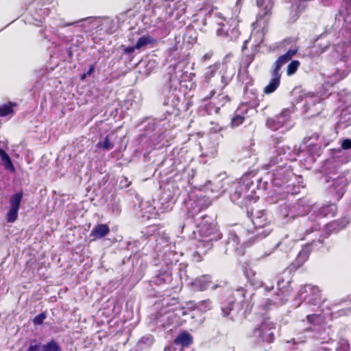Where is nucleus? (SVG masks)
I'll list each match as a JSON object with an SVG mask.
<instances>
[{
	"mask_svg": "<svg viewBox=\"0 0 351 351\" xmlns=\"http://www.w3.org/2000/svg\"><path fill=\"white\" fill-rule=\"evenodd\" d=\"M351 18V0H343L341 6L335 16V25L339 27V23L345 21V18Z\"/></svg>",
	"mask_w": 351,
	"mask_h": 351,
	"instance_id": "nucleus-36",
	"label": "nucleus"
},
{
	"mask_svg": "<svg viewBox=\"0 0 351 351\" xmlns=\"http://www.w3.org/2000/svg\"><path fill=\"white\" fill-rule=\"evenodd\" d=\"M97 148L102 149L104 150H110L114 146V143L110 140L109 135H106L104 138H100L96 145Z\"/></svg>",
	"mask_w": 351,
	"mask_h": 351,
	"instance_id": "nucleus-56",
	"label": "nucleus"
},
{
	"mask_svg": "<svg viewBox=\"0 0 351 351\" xmlns=\"http://www.w3.org/2000/svg\"><path fill=\"white\" fill-rule=\"evenodd\" d=\"M276 324L269 319H264L252 331V337L254 341L271 343L275 339Z\"/></svg>",
	"mask_w": 351,
	"mask_h": 351,
	"instance_id": "nucleus-23",
	"label": "nucleus"
},
{
	"mask_svg": "<svg viewBox=\"0 0 351 351\" xmlns=\"http://www.w3.org/2000/svg\"><path fill=\"white\" fill-rule=\"evenodd\" d=\"M156 249L158 252V256H161V261L159 263L160 267L164 266L165 269H169L170 273L176 269L178 262V253L172 250L175 247L172 245L169 237H160L156 239Z\"/></svg>",
	"mask_w": 351,
	"mask_h": 351,
	"instance_id": "nucleus-14",
	"label": "nucleus"
},
{
	"mask_svg": "<svg viewBox=\"0 0 351 351\" xmlns=\"http://www.w3.org/2000/svg\"><path fill=\"white\" fill-rule=\"evenodd\" d=\"M171 302H169L167 300H163V305H165L167 310L165 308L160 309L155 315L153 322L158 327H161L166 330L172 326L173 328L178 326L184 322L186 319H182L181 317L189 315V312L184 306L179 308H171V306L176 305L178 303V298H171Z\"/></svg>",
	"mask_w": 351,
	"mask_h": 351,
	"instance_id": "nucleus-5",
	"label": "nucleus"
},
{
	"mask_svg": "<svg viewBox=\"0 0 351 351\" xmlns=\"http://www.w3.org/2000/svg\"><path fill=\"white\" fill-rule=\"evenodd\" d=\"M199 239L195 243L197 250L193 253V258L199 262L202 260V255L206 254L213 247V243L222 239L223 235L215 219L210 216L203 215L201 221L196 225Z\"/></svg>",
	"mask_w": 351,
	"mask_h": 351,
	"instance_id": "nucleus-4",
	"label": "nucleus"
},
{
	"mask_svg": "<svg viewBox=\"0 0 351 351\" xmlns=\"http://www.w3.org/2000/svg\"><path fill=\"white\" fill-rule=\"evenodd\" d=\"M304 333L298 334L295 337L287 341V343L292 344L295 349H299L300 346H303L306 343L307 338H311L309 335L312 333Z\"/></svg>",
	"mask_w": 351,
	"mask_h": 351,
	"instance_id": "nucleus-49",
	"label": "nucleus"
},
{
	"mask_svg": "<svg viewBox=\"0 0 351 351\" xmlns=\"http://www.w3.org/2000/svg\"><path fill=\"white\" fill-rule=\"evenodd\" d=\"M324 239L322 238V236H319V239H313L311 242H308L305 245L302 247L301 250L299 252L296 261L299 264H302L308 258L310 252L313 250H318L323 245Z\"/></svg>",
	"mask_w": 351,
	"mask_h": 351,
	"instance_id": "nucleus-30",
	"label": "nucleus"
},
{
	"mask_svg": "<svg viewBox=\"0 0 351 351\" xmlns=\"http://www.w3.org/2000/svg\"><path fill=\"white\" fill-rule=\"evenodd\" d=\"M321 146V145L314 143L313 141L307 143L306 150L302 152V153H306L308 155L305 161L308 165L313 164L315 161V157L320 155L322 151Z\"/></svg>",
	"mask_w": 351,
	"mask_h": 351,
	"instance_id": "nucleus-37",
	"label": "nucleus"
},
{
	"mask_svg": "<svg viewBox=\"0 0 351 351\" xmlns=\"http://www.w3.org/2000/svg\"><path fill=\"white\" fill-rule=\"evenodd\" d=\"M139 217L145 219L156 218L158 212L154 205V201L142 200L138 204Z\"/></svg>",
	"mask_w": 351,
	"mask_h": 351,
	"instance_id": "nucleus-31",
	"label": "nucleus"
},
{
	"mask_svg": "<svg viewBox=\"0 0 351 351\" xmlns=\"http://www.w3.org/2000/svg\"><path fill=\"white\" fill-rule=\"evenodd\" d=\"M293 112V107L285 108L279 114L268 118L266 121V125L269 129L274 131L283 128L288 129L291 125V114Z\"/></svg>",
	"mask_w": 351,
	"mask_h": 351,
	"instance_id": "nucleus-26",
	"label": "nucleus"
},
{
	"mask_svg": "<svg viewBox=\"0 0 351 351\" xmlns=\"http://www.w3.org/2000/svg\"><path fill=\"white\" fill-rule=\"evenodd\" d=\"M295 154L289 146L276 145V155L273 156L265 165L267 169L276 166L272 173H268L264 177L252 172L245 173L240 181L235 184L234 192L230 193L231 201L240 207L247 206L251 202H256L261 193L268 188L269 182L276 187H282L290 182L295 174L289 161L295 160Z\"/></svg>",
	"mask_w": 351,
	"mask_h": 351,
	"instance_id": "nucleus-1",
	"label": "nucleus"
},
{
	"mask_svg": "<svg viewBox=\"0 0 351 351\" xmlns=\"http://www.w3.org/2000/svg\"><path fill=\"white\" fill-rule=\"evenodd\" d=\"M23 197V192L22 191L14 193L10 197L9 208L5 215V219L8 223H14L18 219L19 210Z\"/></svg>",
	"mask_w": 351,
	"mask_h": 351,
	"instance_id": "nucleus-27",
	"label": "nucleus"
},
{
	"mask_svg": "<svg viewBox=\"0 0 351 351\" xmlns=\"http://www.w3.org/2000/svg\"><path fill=\"white\" fill-rule=\"evenodd\" d=\"M149 286L154 291L155 296H162L169 295L177 285L173 282L172 273H170L169 269L160 266L156 275L149 280Z\"/></svg>",
	"mask_w": 351,
	"mask_h": 351,
	"instance_id": "nucleus-15",
	"label": "nucleus"
},
{
	"mask_svg": "<svg viewBox=\"0 0 351 351\" xmlns=\"http://www.w3.org/2000/svg\"><path fill=\"white\" fill-rule=\"evenodd\" d=\"M307 322L311 326L303 329L306 333H312L309 337L320 340H324L323 337L324 328L321 325L324 322V317L321 313H312L306 315Z\"/></svg>",
	"mask_w": 351,
	"mask_h": 351,
	"instance_id": "nucleus-25",
	"label": "nucleus"
},
{
	"mask_svg": "<svg viewBox=\"0 0 351 351\" xmlns=\"http://www.w3.org/2000/svg\"><path fill=\"white\" fill-rule=\"evenodd\" d=\"M76 23V25H75V28L73 29V36L75 34H77L80 32H86L90 33L95 29L102 30L103 28L101 26L105 24H111L114 23V21L106 17V18H101L96 16H89L84 19H81L77 21H75Z\"/></svg>",
	"mask_w": 351,
	"mask_h": 351,
	"instance_id": "nucleus-22",
	"label": "nucleus"
},
{
	"mask_svg": "<svg viewBox=\"0 0 351 351\" xmlns=\"http://www.w3.org/2000/svg\"><path fill=\"white\" fill-rule=\"evenodd\" d=\"M210 275H203L196 278L193 282H191V285L196 291H204L208 288H214L215 285H213Z\"/></svg>",
	"mask_w": 351,
	"mask_h": 351,
	"instance_id": "nucleus-35",
	"label": "nucleus"
},
{
	"mask_svg": "<svg viewBox=\"0 0 351 351\" xmlns=\"http://www.w3.org/2000/svg\"><path fill=\"white\" fill-rule=\"evenodd\" d=\"M119 49L121 50L120 60L125 64L130 63L136 56L135 51L136 49L134 45L125 46L124 45H121L119 47Z\"/></svg>",
	"mask_w": 351,
	"mask_h": 351,
	"instance_id": "nucleus-40",
	"label": "nucleus"
},
{
	"mask_svg": "<svg viewBox=\"0 0 351 351\" xmlns=\"http://www.w3.org/2000/svg\"><path fill=\"white\" fill-rule=\"evenodd\" d=\"M252 85H247L244 86V94L250 100L254 101L258 97V90L254 88H250Z\"/></svg>",
	"mask_w": 351,
	"mask_h": 351,
	"instance_id": "nucleus-61",
	"label": "nucleus"
},
{
	"mask_svg": "<svg viewBox=\"0 0 351 351\" xmlns=\"http://www.w3.org/2000/svg\"><path fill=\"white\" fill-rule=\"evenodd\" d=\"M147 240L148 237L143 234L141 239L129 241L127 245L128 250H131L134 254H137L141 249L144 248V246L147 243Z\"/></svg>",
	"mask_w": 351,
	"mask_h": 351,
	"instance_id": "nucleus-44",
	"label": "nucleus"
},
{
	"mask_svg": "<svg viewBox=\"0 0 351 351\" xmlns=\"http://www.w3.org/2000/svg\"><path fill=\"white\" fill-rule=\"evenodd\" d=\"M197 32L193 30H188L183 36L184 42L193 45L197 41Z\"/></svg>",
	"mask_w": 351,
	"mask_h": 351,
	"instance_id": "nucleus-62",
	"label": "nucleus"
},
{
	"mask_svg": "<svg viewBox=\"0 0 351 351\" xmlns=\"http://www.w3.org/2000/svg\"><path fill=\"white\" fill-rule=\"evenodd\" d=\"M337 210L335 204H325L322 206L314 205L311 210V215L300 220L299 231L305 235L319 231L322 227L320 219L328 216L333 217Z\"/></svg>",
	"mask_w": 351,
	"mask_h": 351,
	"instance_id": "nucleus-8",
	"label": "nucleus"
},
{
	"mask_svg": "<svg viewBox=\"0 0 351 351\" xmlns=\"http://www.w3.org/2000/svg\"><path fill=\"white\" fill-rule=\"evenodd\" d=\"M280 84L279 80L271 78L269 84L263 89L264 93L267 95L273 93L278 88Z\"/></svg>",
	"mask_w": 351,
	"mask_h": 351,
	"instance_id": "nucleus-57",
	"label": "nucleus"
},
{
	"mask_svg": "<svg viewBox=\"0 0 351 351\" xmlns=\"http://www.w3.org/2000/svg\"><path fill=\"white\" fill-rule=\"evenodd\" d=\"M195 173V170L188 165L183 156L180 155L179 149L175 148L158 165L154 176L160 178V183L167 182V178H174L178 174L182 178L196 182Z\"/></svg>",
	"mask_w": 351,
	"mask_h": 351,
	"instance_id": "nucleus-3",
	"label": "nucleus"
},
{
	"mask_svg": "<svg viewBox=\"0 0 351 351\" xmlns=\"http://www.w3.org/2000/svg\"><path fill=\"white\" fill-rule=\"evenodd\" d=\"M202 208L203 206L200 199L191 201L187 210L188 217L195 219L197 215L202 211Z\"/></svg>",
	"mask_w": 351,
	"mask_h": 351,
	"instance_id": "nucleus-48",
	"label": "nucleus"
},
{
	"mask_svg": "<svg viewBox=\"0 0 351 351\" xmlns=\"http://www.w3.org/2000/svg\"><path fill=\"white\" fill-rule=\"evenodd\" d=\"M241 227L236 226L235 229H232L228 231L227 236L223 243L226 245L225 253H227L228 250L237 251L242 245L241 244Z\"/></svg>",
	"mask_w": 351,
	"mask_h": 351,
	"instance_id": "nucleus-28",
	"label": "nucleus"
},
{
	"mask_svg": "<svg viewBox=\"0 0 351 351\" xmlns=\"http://www.w3.org/2000/svg\"><path fill=\"white\" fill-rule=\"evenodd\" d=\"M306 103L304 104V112L308 118L319 115L323 110V104L318 95L307 97Z\"/></svg>",
	"mask_w": 351,
	"mask_h": 351,
	"instance_id": "nucleus-29",
	"label": "nucleus"
},
{
	"mask_svg": "<svg viewBox=\"0 0 351 351\" xmlns=\"http://www.w3.org/2000/svg\"><path fill=\"white\" fill-rule=\"evenodd\" d=\"M162 95L163 97L162 111L164 112V117L161 119H164V122L169 128L175 125L174 123L171 125V123L173 122L180 114V110L178 108L180 101L179 96L177 93L164 86Z\"/></svg>",
	"mask_w": 351,
	"mask_h": 351,
	"instance_id": "nucleus-16",
	"label": "nucleus"
},
{
	"mask_svg": "<svg viewBox=\"0 0 351 351\" xmlns=\"http://www.w3.org/2000/svg\"><path fill=\"white\" fill-rule=\"evenodd\" d=\"M197 230H196V225L193 223H184L181 226V233L182 234V237L189 240H195V243H197V240L199 239L197 237Z\"/></svg>",
	"mask_w": 351,
	"mask_h": 351,
	"instance_id": "nucleus-39",
	"label": "nucleus"
},
{
	"mask_svg": "<svg viewBox=\"0 0 351 351\" xmlns=\"http://www.w3.org/2000/svg\"><path fill=\"white\" fill-rule=\"evenodd\" d=\"M161 192L158 199V208L162 213L167 212L172 209L176 203L177 197L188 187L197 189L199 191L208 189L210 181L207 180L204 185L199 184L197 182H191L190 180L182 178L178 174L174 178H167V182L160 183Z\"/></svg>",
	"mask_w": 351,
	"mask_h": 351,
	"instance_id": "nucleus-2",
	"label": "nucleus"
},
{
	"mask_svg": "<svg viewBox=\"0 0 351 351\" xmlns=\"http://www.w3.org/2000/svg\"><path fill=\"white\" fill-rule=\"evenodd\" d=\"M141 125L145 132L142 136H148L154 149L169 146L167 141L164 139V134L169 128L164 122V119L145 118Z\"/></svg>",
	"mask_w": 351,
	"mask_h": 351,
	"instance_id": "nucleus-12",
	"label": "nucleus"
},
{
	"mask_svg": "<svg viewBox=\"0 0 351 351\" xmlns=\"http://www.w3.org/2000/svg\"><path fill=\"white\" fill-rule=\"evenodd\" d=\"M350 344L347 339H341L338 341L335 351H349Z\"/></svg>",
	"mask_w": 351,
	"mask_h": 351,
	"instance_id": "nucleus-64",
	"label": "nucleus"
},
{
	"mask_svg": "<svg viewBox=\"0 0 351 351\" xmlns=\"http://www.w3.org/2000/svg\"><path fill=\"white\" fill-rule=\"evenodd\" d=\"M204 12L205 17L203 19V24L206 25L207 21L210 23L215 22L219 26L217 29V35L226 38L228 40L237 39L239 35V31L236 22L233 19L226 20L221 16V14L217 11L216 8H212L208 12L205 8L202 10Z\"/></svg>",
	"mask_w": 351,
	"mask_h": 351,
	"instance_id": "nucleus-9",
	"label": "nucleus"
},
{
	"mask_svg": "<svg viewBox=\"0 0 351 351\" xmlns=\"http://www.w3.org/2000/svg\"><path fill=\"white\" fill-rule=\"evenodd\" d=\"M351 160V154L341 148L332 149L330 158L325 160L321 171L323 173L337 174L340 165L347 163Z\"/></svg>",
	"mask_w": 351,
	"mask_h": 351,
	"instance_id": "nucleus-21",
	"label": "nucleus"
},
{
	"mask_svg": "<svg viewBox=\"0 0 351 351\" xmlns=\"http://www.w3.org/2000/svg\"><path fill=\"white\" fill-rule=\"evenodd\" d=\"M248 278V281L250 285L254 288L258 289L260 287H263L265 293H269L274 290V285L273 282L270 284H263V282L256 278Z\"/></svg>",
	"mask_w": 351,
	"mask_h": 351,
	"instance_id": "nucleus-50",
	"label": "nucleus"
},
{
	"mask_svg": "<svg viewBox=\"0 0 351 351\" xmlns=\"http://www.w3.org/2000/svg\"><path fill=\"white\" fill-rule=\"evenodd\" d=\"M322 124H320L319 128L317 130H309L303 139V143L307 144L312 142L313 141H318L322 134Z\"/></svg>",
	"mask_w": 351,
	"mask_h": 351,
	"instance_id": "nucleus-53",
	"label": "nucleus"
},
{
	"mask_svg": "<svg viewBox=\"0 0 351 351\" xmlns=\"http://www.w3.org/2000/svg\"><path fill=\"white\" fill-rule=\"evenodd\" d=\"M39 34L42 36L43 40L49 43H54L53 37L56 36V35L51 32L50 28L49 29H47V27H45V28H42L39 31Z\"/></svg>",
	"mask_w": 351,
	"mask_h": 351,
	"instance_id": "nucleus-60",
	"label": "nucleus"
},
{
	"mask_svg": "<svg viewBox=\"0 0 351 351\" xmlns=\"http://www.w3.org/2000/svg\"><path fill=\"white\" fill-rule=\"evenodd\" d=\"M247 106L246 105L240 106L234 112V117L231 119V128H236L241 125L245 119L243 114L247 113Z\"/></svg>",
	"mask_w": 351,
	"mask_h": 351,
	"instance_id": "nucleus-43",
	"label": "nucleus"
},
{
	"mask_svg": "<svg viewBox=\"0 0 351 351\" xmlns=\"http://www.w3.org/2000/svg\"><path fill=\"white\" fill-rule=\"evenodd\" d=\"M295 300L300 302L298 306L311 308L310 311H314V308L319 306L322 301L321 290L317 286L306 285L301 287Z\"/></svg>",
	"mask_w": 351,
	"mask_h": 351,
	"instance_id": "nucleus-18",
	"label": "nucleus"
},
{
	"mask_svg": "<svg viewBox=\"0 0 351 351\" xmlns=\"http://www.w3.org/2000/svg\"><path fill=\"white\" fill-rule=\"evenodd\" d=\"M0 158L1 160L2 165L5 170L10 171V173H14L16 171L11 158L8 154L2 148H0Z\"/></svg>",
	"mask_w": 351,
	"mask_h": 351,
	"instance_id": "nucleus-46",
	"label": "nucleus"
},
{
	"mask_svg": "<svg viewBox=\"0 0 351 351\" xmlns=\"http://www.w3.org/2000/svg\"><path fill=\"white\" fill-rule=\"evenodd\" d=\"M41 351H61V346L53 339L43 345Z\"/></svg>",
	"mask_w": 351,
	"mask_h": 351,
	"instance_id": "nucleus-58",
	"label": "nucleus"
},
{
	"mask_svg": "<svg viewBox=\"0 0 351 351\" xmlns=\"http://www.w3.org/2000/svg\"><path fill=\"white\" fill-rule=\"evenodd\" d=\"M253 293L249 292L244 287L237 288L228 300L227 304L221 306L222 314L224 317L230 316V319L234 320L236 316L245 317L248 307L247 296L252 297Z\"/></svg>",
	"mask_w": 351,
	"mask_h": 351,
	"instance_id": "nucleus-6",
	"label": "nucleus"
},
{
	"mask_svg": "<svg viewBox=\"0 0 351 351\" xmlns=\"http://www.w3.org/2000/svg\"><path fill=\"white\" fill-rule=\"evenodd\" d=\"M293 206L295 218L306 215H311V210L313 206H311L306 199L300 198L297 202H293Z\"/></svg>",
	"mask_w": 351,
	"mask_h": 351,
	"instance_id": "nucleus-33",
	"label": "nucleus"
},
{
	"mask_svg": "<svg viewBox=\"0 0 351 351\" xmlns=\"http://www.w3.org/2000/svg\"><path fill=\"white\" fill-rule=\"evenodd\" d=\"M251 222L252 227L245 229L247 234L252 235L247 241L243 242V245L245 246H249L255 241L265 238L272 230L269 226L270 220L268 218L267 210H257Z\"/></svg>",
	"mask_w": 351,
	"mask_h": 351,
	"instance_id": "nucleus-11",
	"label": "nucleus"
},
{
	"mask_svg": "<svg viewBox=\"0 0 351 351\" xmlns=\"http://www.w3.org/2000/svg\"><path fill=\"white\" fill-rule=\"evenodd\" d=\"M348 223L349 219L346 217L328 223L324 227V234L326 237H329L332 234L337 233L343 229Z\"/></svg>",
	"mask_w": 351,
	"mask_h": 351,
	"instance_id": "nucleus-32",
	"label": "nucleus"
},
{
	"mask_svg": "<svg viewBox=\"0 0 351 351\" xmlns=\"http://www.w3.org/2000/svg\"><path fill=\"white\" fill-rule=\"evenodd\" d=\"M123 196L120 194H112L108 202V212L114 217L120 215L122 211L121 201Z\"/></svg>",
	"mask_w": 351,
	"mask_h": 351,
	"instance_id": "nucleus-34",
	"label": "nucleus"
},
{
	"mask_svg": "<svg viewBox=\"0 0 351 351\" xmlns=\"http://www.w3.org/2000/svg\"><path fill=\"white\" fill-rule=\"evenodd\" d=\"M321 178V181L324 183H328L332 181L330 185V193L334 197L339 201L343 196L346 192V188L348 184V180L345 177H333L335 174L324 173Z\"/></svg>",
	"mask_w": 351,
	"mask_h": 351,
	"instance_id": "nucleus-24",
	"label": "nucleus"
},
{
	"mask_svg": "<svg viewBox=\"0 0 351 351\" xmlns=\"http://www.w3.org/2000/svg\"><path fill=\"white\" fill-rule=\"evenodd\" d=\"M193 343V337L187 331H182L174 339V343L182 347H187Z\"/></svg>",
	"mask_w": 351,
	"mask_h": 351,
	"instance_id": "nucleus-45",
	"label": "nucleus"
},
{
	"mask_svg": "<svg viewBox=\"0 0 351 351\" xmlns=\"http://www.w3.org/2000/svg\"><path fill=\"white\" fill-rule=\"evenodd\" d=\"M156 43L157 40L155 38L147 34L143 35L141 37H139L134 46L136 49H140L142 47H145L148 45H151L152 46H153Z\"/></svg>",
	"mask_w": 351,
	"mask_h": 351,
	"instance_id": "nucleus-51",
	"label": "nucleus"
},
{
	"mask_svg": "<svg viewBox=\"0 0 351 351\" xmlns=\"http://www.w3.org/2000/svg\"><path fill=\"white\" fill-rule=\"evenodd\" d=\"M219 67H220L219 64H215L214 65H211V66H208L207 68L206 71L204 73V80L206 82H208L210 80V79L216 75Z\"/></svg>",
	"mask_w": 351,
	"mask_h": 351,
	"instance_id": "nucleus-59",
	"label": "nucleus"
},
{
	"mask_svg": "<svg viewBox=\"0 0 351 351\" xmlns=\"http://www.w3.org/2000/svg\"><path fill=\"white\" fill-rule=\"evenodd\" d=\"M336 29H339V33L341 34L348 42L351 43V18H345V21L339 23V27Z\"/></svg>",
	"mask_w": 351,
	"mask_h": 351,
	"instance_id": "nucleus-42",
	"label": "nucleus"
},
{
	"mask_svg": "<svg viewBox=\"0 0 351 351\" xmlns=\"http://www.w3.org/2000/svg\"><path fill=\"white\" fill-rule=\"evenodd\" d=\"M186 305L185 308L189 312V315H190L193 310L197 309L202 313H205L207 311L210 310L212 308L211 301L209 299L202 300L198 302L189 301Z\"/></svg>",
	"mask_w": 351,
	"mask_h": 351,
	"instance_id": "nucleus-38",
	"label": "nucleus"
},
{
	"mask_svg": "<svg viewBox=\"0 0 351 351\" xmlns=\"http://www.w3.org/2000/svg\"><path fill=\"white\" fill-rule=\"evenodd\" d=\"M256 4L259 11L257 14L256 21L252 23L253 31L251 34V38L254 39L255 43L256 50L264 40L265 27L271 15L274 2L272 0H257Z\"/></svg>",
	"mask_w": 351,
	"mask_h": 351,
	"instance_id": "nucleus-10",
	"label": "nucleus"
},
{
	"mask_svg": "<svg viewBox=\"0 0 351 351\" xmlns=\"http://www.w3.org/2000/svg\"><path fill=\"white\" fill-rule=\"evenodd\" d=\"M254 58H255V53H254L244 56L242 58V60H241V62L239 68H243V69H248L249 66H250V64L254 60Z\"/></svg>",
	"mask_w": 351,
	"mask_h": 351,
	"instance_id": "nucleus-63",
	"label": "nucleus"
},
{
	"mask_svg": "<svg viewBox=\"0 0 351 351\" xmlns=\"http://www.w3.org/2000/svg\"><path fill=\"white\" fill-rule=\"evenodd\" d=\"M237 78L245 86L253 84V79L250 75L247 69L239 68Z\"/></svg>",
	"mask_w": 351,
	"mask_h": 351,
	"instance_id": "nucleus-54",
	"label": "nucleus"
},
{
	"mask_svg": "<svg viewBox=\"0 0 351 351\" xmlns=\"http://www.w3.org/2000/svg\"><path fill=\"white\" fill-rule=\"evenodd\" d=\"M57 2L54 0H33L28 5L30 14L29 23L36 26H41L46 17L56 14Z\"/></svg>",
	"mask_w": 351,
	"mask_h": 351,
	"instance_id": "nucleus-13",
	"label": "nucleus"
},
{
	"mask_svg": "<svg viewBox=\"0 0 351 351\" xmlns=\"http://www.w3.org/2000/svg\"><path fill=\"white\" fill-rule=\"evenodd\" d=\"M156 66V62L152 59L142 60L138 63L139 72L145 75H148Z\"/></svg>",
	"mask_w": 351,
	"mask_h": 351,
	"instance_id": "nucleus-47",
	"label": "nucleus"
},
{
	"mask_svg": "<svg viewBox=\"0 0 351 351\" xmlns=\"http://www.w3.org/2000/svg\"><path fill=\"white\" fill-rule=\"evenodd\" d=\"M110 233L109 226L106 223H99L95 225L90 232V236L93 240L102 239Z\"/></svg>",
	"mask_w": 351,
	"mask_h": 351,
	"instance_id": "nucleus-41",
	"label": "nucleus"
},
{
	"mask_svg": "<svg viewBox=\"0 0 351 351\" xmlns=\"http://www.w3.org/2000/svg\"><path fill=\"white\" fill-rule=\"evenodd\" d=\"M185 65L186 62L184 61H179L174 65V72L169 74L168 81L165 83L164 87L177 93L179 91L180 86H183L182 83L193 80L195 74L184 71Z\"/></svg>",
	"mask_w": 351,
	"mask_h": 351,
	"instance_id": "nucleus-19",
	"label": "nucleus"
},
{
	"mask_svg": "<svg viewBox=\"0 0 351 351\" xmlns=\"http://www.w3.org/2000/svg\"><path fill=\"white\" fill-rule=\"evenodd\" d=\"M17 104L14 101H8L0 105V117H5L14 113V108Z\"/></svg>",
	"mask_w": 351,
	"mask_h": 351,
	"instance_id": "nucleus-52",
	"label": "nucleus"
},
{
	"mask_svg": "<svg viewBox=\"0 0 351 351\" xmlns=\"http://www.w3.org/2000/svg\"><path fill=\"white\" fill-rule=\"evenodd\" d=\"M154 342V337L152 335L148 334L143 336L138 341L137 346L139 349L143 350L149 348Z\"/></svg>",
	"mask_w": 351,
	"mask_h": 351,
	"instance_id": "nucleus-55",
	"label": "nucleus"
},
{
	"mask_svg": "<svg viewBox=\"0 0 351 351\" xmlns=\"http://www.w3.org/2000/svg\"><path fill=\"white\" fill-rule=\"evenodd\" d=\"M293 280L291 269L287 268L281 274L276 276L277 291L271 298H267L262 304L263 308L269 310L271 306H278L285 304L289 300L292 288L291 284Z\"/></svg>",
	"mask_w": 351,
	"mask_h": 351,
	"instance_id": "nucleus-7",
	"label": "nucleus"
},
{
	"mask_svg": "<svg viewBox=\"0 0 351 351\" xmlns=\"http://www.w3.org/2000/svg\"><path fill=\"white\" fill-rule=\"evenodd\" d=\"M48 20V25L51 32L61 41L69 43L73 40L72 32L77 22L75 21L66 22L59 16L56 12V14L49 16Z\"/></svg>",
	"mask_w": 351,
	"mask_h": 351,
	"instance_id": "nucleus-17",
	"label": "nucleus"
},
{
	"mask_svg": "<svg viewBox=\"0 0 351 351\" xmlns=\"http://www.w3.org/2000/svg\"><path fill=\"white\" fill-rule=\"evenodd\" d=\"M267 202L278 204V215L282 223H287L295 219L293 202L285 199L284 193H273L270 197H267Z\"/></svg>",
	"mask_w": 351,
	"mask_h": 351,
	"instance_id": "nucleus-20",
	"label": "nucleus"
}]
</instances>
